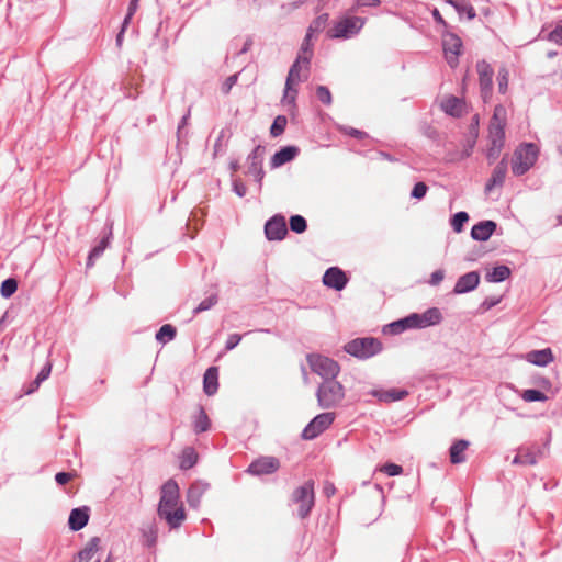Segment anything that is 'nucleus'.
<instances>
[{"label":"nucleus","mask_w":562,"mask_h":562,"mask_svg":"<svg viewBox=\"0 0 562 562\" xmlns=\"http://www.w3.org/2000/svg\"><path fill=\"white\" fill-rule=\"evenodd\" d=\"M443 278H445L443 270H441V269L436 270L430 276L429 284L432 286H436L443 280Z\"/></svg>","instance_id":"53"},{"label":"nucleus","mask_w":562,"mask_h":562,"mask_svg":"<svg viewBox=\"0 0 562 562\" xmlns=\"http://www.w3.org/2000/svg\"><path fill=\"white\" fill-rule=\"evenodd\" d=\"M510 276V269L507 266H497L486 274L490 282H502Z\"/></svg>","instance_id":"33"},{"label":"nucleus","mask_w":562,"mask_h":562,"mask_svg":"<svg viewBox=\"0 0 562 562\" xmlns=\"http://www.w3.org/2000/svg\"><path fill=\"white\" fill-rule=\"evenodd\" d=\"M379 4L380 0H358L360 7H378Z\"/></svg>","instance_id":"58"},{"label":"nucleus","mask_w":562,"mask_h":562,"mask_svg":"<svg viewBox=\"0 0 562 562\" xmlns=\"http://www.w3.org/2000/svg\"><path fill=\"white\" fill-rule=\"evenodd\" d=\"M133 15H134L133 13H130V12L127 11V14H126V16L124 18V21H123V23H122V27H121V29H122V31H126V29H127V26H128V24H130V22H131V20H132V18H133Z\"/></svg>","instance_id":"61"},{"label":"nucleus","mask_w":562,"mask_h":562,"mask_svg":"<svg viewBox=\"0 0 562 562\" xmlns=\"http://www.w3.org/2000/svg\"><path fill=\"white\" fill-rule=\"evenodd\" d=\"M71 479V474L67 472H59L56 474L55 480L59 485L68 483Z\"/></svg>","instance_id":"56"},{"label":"nucleus","mask_w":562,"mask_h":562,"mask_svg":"<svg viewBox=\"0 0 562 562\" xmlns=\"http://www.w3.org/2000/svg\"><path fill=\"white\" fill-rule=\"evenodd\" d=\"M469 447L467 440H458L450 448V461L453 464L462 463L465 461V450Z\"/></svg>","instance_id":"28"},{"label":"nucleus","mask_w":562,"mask_h":562,"mask_svg":"<svg viewBox=\"0 0 562 562\" xmlns=\"http://www.w3.org/2000/svg\"><path fill=\"white\" fill-rule=\"evenodd\" d=\"M292 502L297 505V515L301 518L308 516L315 502L314 482L307 481L292 494Z\"/></svg>","instance_id":"9"},{"label":"nucleus","mask_w":562,"mask_h":562,"mask_svg":"<svg viewBox=\"0 0 562 562\" xmlns=\"http://www.w3.org/2000/svg\"><path fill=\"white\" fill-rule=\"evenodd\" d=\"M381 350V344L374 338H357L345 346V351L357 358H369Z\"/></svg>","instance_id":"10"},{"label":"nucleus","mask_w":562,"mask_h":562,"mask_svg":"<svg viewBox=\"0 0 562 562\" xmlns=\"http://www.w3.org/2000/svg\"><path fill=\"white\" fill-rule=\"evenodd\" d=\"M442 110L452 116H460L463 110V103L456 97H449L441 103Z\"/></svg>","instance_id":"29"},{"label":"nucleus","mask_w":562,"mask_h":562,"mask_svg":"<svg viewBox=\"0 0 562 562\" xmlns=\"http://www.w3.org/2000/svg\"><path fill=\"white\" fill-rule=\"evenodd\" d=\"M89 520L88 508H75L70 512L68 524L74 531L82 529Z\"/></svg>","instance_id":"24"},{"label":"nucleus","mask_w":562,"mask_h":562,"mask_svg":"<svg viewBox=\"0 0 562 562\" xmlns=\"http://www.w3.org/2000/svg\"><path fill=\"white\" fill-rule=\"evenodd\" d=\"M265 233L269 240H281L288 233L285 220L282 216H273L265 225Z\"/></svg>","instance_id":"16"},{"label":"nucleus","mask_w":562,"mask_h":562,"mask_svg":"<svg viewBox=\"0 0 562 562\" xmlns=\"http://www.w3.org/2000/svg\"><path fill=\"white\" fill-rule=\"evenodd\" d=\"M189 117H190V112H188L186 115L182 116V119L178 125V135L179 136H180L182 128H184L187 126Z\"/></svg>","instance_id":"59"},{"label":"nucleus","mask_w":562,"mask_h":562,"mask_svg":"<svg viewBox=\"0 0 562 562\" xmlns=\"http://www.w3.org/2000/svg\"><path fill=\"white\" fill-rule=\"evenodd\" d=\"M432 15L438 23L445 24V20L437 9L434 10Z\"/></svg>","instance_id":"62"},{"label":"nucleus","mask_w":562,"mask_h":562,"mask_svg":"<svg viewBox=\"0 0 562 562\" xmlns=\"http://www.w3.org/2000/svg\"><path fill=\"white\" fill-rule=\"evenodd\" d=\"M336 418L335 413L326 412L315 416L302 431V438L312 440L324 432L334 423Z\"/></svg>","instance_id":"11"},{"label":"nucleus","mask_w":562,"mask_h":562,"mask_svg":"<svg viewBox=\"0 0 562 562\" xmlns=\"http://www.w3.org/2000/svg\"><path fill=\"white\" fill-rule=\"evenodd\" d=\"M496 229V223L493 221H482L475 224L471 229V236L475 240L485 241Z\"/></svg>","instance_id":"20"},{"label":"nucleus","mask_w":562,"mask_h":562,"mask_svg":"<svg viewBox=\"0 0 562 562\" xmlns=\"http://www.w3.org/2000/svg\"><path fill=\"white\" fill-rule=\"evenodd\" d=\"M539 148L532 143L521 144L514 151L512 171L515 176L525 175L536 164Z\"/></svg>","instance_id":"6"},{"label":"nucleus","mask_w":562,"mask_h":562,"mask_svg":"<svg viewBox=\"0 0 562 562\" xmlns=\"http://www.w3.org/2000/svg\"><path fill=\"white\" fill-rule=\"evenodd\" d=\"M233 189L234 192L240 198H243L247 192L246 186L240 180H234Z\"/></svg>","instance_id":"55"},{"label":"nucleus","mask_w":562,"mask_h":562,"mask_svg":"<svg viewBox=\"0 0 562 562\" xmlns=\"http://www.w3.org/2000/svg\"><path fill=\"white\" fill-rule=\"evenodd\" d=\"M480 282V276L475 271L468 272L461 276L453 289L456 294H462L474 290Z\"/></svg>","instance_id":"18"},{"label":"nucleus","mask_w":562,"mask_h":562,"mask_svg":"<svg viewBox=\"0 0 562 562\" xmlns=\"http://www.w3.org/2000/svg\"><path fill=\"white\" fill-rule=\"evenodd\" d=\"M541 456L540 449L531 448H519L518 454L513 459L512 463L515 465H535L538 462V458Z\"/></svg>","instance_id":"21"},{"label":"nucleus","mask_w":562,"mask_h":562,"mask_svg":"<svg viewBox=\"0 0 562 562\" xmlns=\"http://www.w3.org/2000/svg\"><path fill=\"white\" fill-rule=\"evenodd\" d=\"M286 123H288V120L285 116H283V115L277 116L270 127L271 136L277 137V136L281 135L285 130Z\"/></svg>","instance_id":"39"},{"label":"nucleus","mask_w":562,"mask_h":562,"mask_svg":"<svg viewBox=\"0 0 562 562\" xmlns=\"http://www.w3.org/2000/svg\"><path fill=\"white\" fill-rule=\"evenodd\" d=\"M217 302V297L216 295H211L206 299H204L195 308H194V313L198 314V313H201V312H204V311H207L210 310L212 306H214Z\"/></svg>","instance_id":"47"},{"label":"nucleus","mask_w":562,"mask_h":562,"mask_svg":"<svg viewBox=\"0 0 562 562\" xmlns=\"http://www.w3.org/2000/svg\"><path fill=\"white\" fill-rule=\"evenodd\" d=\"M442 316L437 307H431L422 314L413 313L402 319L393 322L389 325L390 333L397 335L409 328H426L437 325L441 322Z\"/></svg>","instance_id":"3"},{"label":"nucleus","mask_w":562,"mask_h":562,"mask_svg":"<svg viewBox=\"0 0 562 562\" xmlns=\"http://www.w3.org/2000/svg\"><path fill=\"white\" fill-rule=\"evenodd\" d=\"M366 20L360 16H344L336 21L327 35L330 38L346 40L357 35L363 27Z\"/></svg>","instance_id":"7"},{"label":"nucleus","mask_w":562,"mask_h":562,"mask_svg":"<svg viewBox=\"0 0 562 562\" xmlns=\"http://www.w3.org/2000/svg\"><path fill=\"white\" fill-rule=\"evenodd\" d=\"M124 32H125V31H122V30H121V31L119 32L117 36H116V45H117L119 47H121V46H122Z\"/></svg>","instance_id":"63"},{"label":"nucleus","mask_w":562,"mask_h":562,"mask_svg":"<svg viewBox=\"0 0 562 562\" xmlns=\"http://www.w3.org/2000/svg\"><path fill=\"white\" fill-rule=\"evenodd\" d=\"M100 547V539L98 537L91 538L86 547L79 551L77 555L78 562H90L94 554L98 552Z\"/></svg>","instance_id":"27"},{"label":"nucleus","mask_w":562,"mask_h":562,"mask_svg":"<svg viewBox=\"0 0 562 562\" xmlns=\"http://www.w3.org/2000/svg\"><path fill=\"white\" fill-rule=\"evenodd\" d=\"M345 396V387L336 380V378L323 381L316 391L317 403L322 409L336 408L340 406Z\"/></svg>","instance_id":"4"},{"label":"nucleus","mask_w":562,"mask_h":562,"mask_svg":"<svg viewBox=\"0 0 562 562\" xmlns=\"http://www.w3.org/2000/svg\"><path fill=\"white\" fill-rule=\"evenodd\" d=\"M238 80V74L229 76L222 86V92L228 94Z\"/></svg>","instance_id":"52"},{"label":"nucleus","mask_w":562,"mask_h":562,"mask_svg":"<svg viewBox=\"0 0 562 562\" xmlns=\"http://www.w3.org/2000/svg\"><path fill=\"white\" fill-rule=\"evenodd\" d=\"M335 488L333 485H326L324 488V492L327 494V496L331 495L334 493Z\"/></svg>","instance_id":"64"},{"label":"nucleus","mask_w":562,"mask_h":562,"mask_svg":"<svg viewBox=\"0 0 562 562\" xmlns=\"http://www.w3.org/2000/svg\"><path fill=\"white\" fill-rule=\"evenodd\" d=\"M50 371H52V366L50 363H47L41 371L40 373L37 374L36 379L34 380L33 382V386L31 390H29L27 393H31L33 391H35L42 382H44L46 379H48L49 374H50Z\"/></svg>","instance_id":"45"},{"label":"nucleus","mask_w":562,"mask_h":562,"mask_svg":"<svg viewBox=\"0 0 562 562\" xmlns=\"http://www.w3.org/2000/svg\"><path fill=\"white\" fill-rule=\"evenodd\" d=\"M507 124V111L505 106L498 104L494 109L493 116L488 126V142L490 146L486 150V157L490 164L495 161L505 143V126Z\"/></svg>","instance_id":"2"},{"label":"nucleus","mask_w":562,"mask_h":562,"mask_svg":"<svg viewBox=\"0 0 562 562\" xmlns=\"http://www.w3.org/2000/svg\"><path fill=\"white\" fill-rule=\"evenodd\" d=\"M312 35L307 34L305 35L303 42H302V45H301V48H300V53L297 56H306L307 59H308V63H311V58L313 56V43H312Z\"/></svg>","instance_id":"41"},{"label":"nucleus","mask_w":562,"mask_h":562,"mask_svg":"<svg viewBox=\"0 0 562 562\" xmlns=\"http://www.w3.org/2000/svg\"><path fill=\"white\" fill-rule=\"evenodd\" d=\"M177 330L170 324H165L156 334V340L160 344H166L176 337Z\"/></svg>","instance_id":"34"},{"label":"nucleus","mask_w":562,"mask_h":562,"mask_svg":"<svg viewBox=\"0 0 562 562\" xmlns=\"http://www.w3.org/2000/svg\"><path fill=\"white\" fill-rule=\"evenodd\" d=\"M158 516L165 519L172 529L179 528L186 519V510L180 501L179 486L172 479L161 486Z\"/></svg>","instance_id":"1"},{"label":"nucleus","mask_w":562,"mask_h":562,"mask_svg":"<svg viewBox=\"0 0 562 562\" xmlns=\"http://www.w3.org/2000/svg\"><path fill=\"white\" fill-rule=\"evenodd\" d=\"M342 131L348 134V135H351L353 137H357V138H361L364 133L359 131V130H356V128H352V127H345L342 128Z\"/></svg>","instance_id":"57"},{"label":"nucleus","mask_w":562,"mask_h":562,"mask_svg":"<svg viewBox=\"0 0 562 562\" xmlns=\"http://www.w3.org/2000/svg\"><path fill=\"white\" fill-rule=\"evenodd\" d=\"M108 238H103L99 245H97L89 254V257H88V262H87V266L90 267L93 265V260L95 258H99L102 252L104 251V249L108 247Z\"/></svg>","instance_id":"43"},{"label":"nucleus","mask_w":562,"mask_h":562,"mask_svg":"<svg viewBox=\"0 0 562 562\" xmlns=\"http://www.w3.org/2000/svg\"><path fill=\"white\" fill-rule=\"evenodd\" d=\"M280 469V461L278 458L272 456H263L254 460L247 472L251 475H268L277 472Z\"/></svg>","instance_id":"14"},{"label":"nucleus","mask_w":562,"mask_h":562,"mask_svg":"<svg viewBox=\"0 0 562 562\" xmlns=\"http://www.w3.org/2000/svg\"><path fill=\"white\" fill-rule=\"evenodd\" d=\"M306 359L311 370L319 375L323 381L327 379H335L339 374V364L326 356L311 353L307 355Z\"/></svg>","instance_id":"8"},{"label":"nucleus","mask_w":562,"mask_h":562,"mask_svg":"<svg viewBox=\"0 0 562 562\" xmlns=\"http://www.w3.org/2000/svg\"><path fill=\"white\" fill-rule=\"evenodd\" d=\"M507 172V162L502 159L494 168L491 178L485 184V192H491L495 187H502Z\"/></svg>","instance_id":"19"},{"label":"nucleus","mask_w":562,"mask_h":562,"mask_svg":"<svg viewBox=\"0 0 562 562\" xmlns=\"http://www.w3.org/2000/svg\"><path fill=\"white\" fill-rule=\"evenodd\" d=\"M428 187L424 182H417L412 192L411 196L414 199H423L427 193Z\"/></svg>","instance_id":"49"},{"label":"nucleus","mask_w":562,"mask_h":562,"mask_svg":"<svg viewBox=\"0 0 562 562\" xmlns=\"http://www.w3.org/2000/svg\"><path fill=\"white\" fill-rule=\"evenodd\" d=\"M241 340V336L238 334H232L228 336L226 340V350L234 349Z\"/></svg>","instance_id":"54"},{"label":"nucleus","mask_w":562,"mask_h":562,"mask_svg":"<svg viewBox=\"0 0 562 562\" xmlns=\"http://www.w3.org/2000/svg\"><path fill=\"white\" fill-rule=\"evenodd\" d=\"M209 484L205 482H195L193 483L187 495V499L190 506L198 507L202 495L207 491Z\"/></svg>","instance_id":"25"},{"label":"nucleus","mask_w":562,"mask_h":562,"mask_svg":"<svg viewBox=\"0 0 562 562\" xmlns=\"http://www.w3.org/2000/svg\"><path fill=\"white\" fill-rule=\"evenodd\" d=\"M508 77V70L505 67L501 68L497 76L498 91L501 93H505L507 91Z\"/></svg>","instance_id":"46"},{"label":"nucleus","mask_w":562,"mask_h":562,"mask_svg":"<svg viewBox=\"0 0 562 562\" xmlns=\"http://www.w3.org/2000/svg\"><path fill=\"white\" fill-rule=\"evenodd\" d=\"M198 461V454L192 448H186L180 459V468L183 470L191 469Z\"/></svg>","instance_id":"35"},{"label":"nucleus","mask_w":562,"mask_h":562,"mask_svg":"<svg viewBox=\"0 0 562 562\" xmlns=\"http://www.w3.org/2000/svg\"><path fill=\"white\" fill-rule=\"evenodd\" d=\"M549 41L562 45V22L559 23L549 34Z\"/></svg>","instance_id":"51"},{"label":"nucleus","mask_w":562,"mask_h":562,"mask_svg":"<svg viewBox=\"0 0 562 562\" xmlns=\"http://www.w3.org/2000/svg\"><path fill=\"white\" fill-rule=\"evenodd\" d=\"M468 213L463 211L456 213L451 220V226L454 229V232L460 233L463 229V225L465 222H468Z\"/></svg>","instance_id":"44"},{"label":"nucleus","mask_w":562,"mask_h":562,"mask_svg":"<svg viewBox=\"0 0 562 562\" xmlns=\"http://www.w3.org/2000/svg\"><path fill=\"white\" fill-rule=\"evenodd\" d=\"M442 48L447 63L450 67H457L459 63V56L462 52V41L461 38L451 32H446L442 34Z\"/></svg>","instance_id":"12"},{"label":"nucleus","mask_w":562,"mask_h":562,"mask_svg":"<svg viewBox=\"0 0 562 562\" xmlns=\"http://www.w3.org/2000/svg\"><path fill=\"white\" fill-rule=\"evenodd\" d=\"M316 95L319 99V101H322L324 104H331V94L327 87L318 86L316 88Z\"/></svg>","instance_id":"48"},{"label":"nucleus","mask_w":562,"mask_h":562,"mask_svg":"<svg viewBox=\"0 0 562 562\" xmlns=\"http://www.w3.org/2000/svg\"><path fill=\"white\" fill-rule=\"evenodd\" d=\"M210 428V419L205 412L201 408L199 412V415L194 422V431L195 432H203L206 431Z\"/></svg>","instance_id":"38"},{"label":"nucleus","mask_w":562,"mask_h":562,"mask_svg":"<svg viewBox=\"0 0 562 562\" xmlns=\"http://www.w3.org/2000/svg\"><path fill=\"white\" fill-rule=\"evenodd\" d=\"M218 372L215 367L209 368L204 373L203 387L207 395H213L217 392L218 387Z\"/></svg>","instance_id":"26"},{"label":"nucleus","mask_w":562,"mask_h":562,"mask_svg":"<svg viewBox=\"0 0 562 562\" xmlns=\"http://www.w3.org/2000/svg\"><path fill=\"white\" fill-rule=\"evenodd\" d=\"M265 157V147L258 145L254 148L251 154L248 156V170L247 173L252 176L257 182L261 183L265 171L262 169V161Z\"/></svg>","instance_id":"15"},{"label":"nucleus","mask_w":562,"mask_h":562,"mask_svg":"<svg viewBox=\"0 0 562 562\" xmlns=\"http://www.w3.org/2000/svg\"><path fill=\"white\" fill-rule=\"evenodd\" d=\"M347 277L342 270L337 267H331L324 273L323 282L326 286L337 291L342 290L347 284Z\"/></svg>","instance_id":"17"},{"label":"nucleus","mask_w":562,"mask_h":562,"mask_svg":"<svg viewBox=\"0 0 562 562\" xmlns=\"http://www.w3.org/2000/svg\"><path fill=\"white\" fill-rule=\"evenodd\" d=\"M525 359L538 367H546L553 361V353L550 348L531 350L525 355Z\"/></svg>","instance_id":"23"},{"label":"nucleus","mask_w":562,"mask_h":562,"mask_svg":"<svg viewBox=\"0 0 562 562\" xmlns=\"http://www.w3.org/2000/svg\"><path fill=\"white\" fill-rule=\"evenodd\" d=\"M157 527L154 524H149L142 528V541L146 547H154L157 541Z\"/></svg>","instance_id":"32"},{"label":"nucleus","mask_w":562,"mask_h":562,"mask_svg":"<svg viewBox=\"0 0 562 562\" xmlns=\"http://www.w3.org/2000/svg\"><path fill=\"white\" fill-rule=\"evenodd\" d=\"M310 63L306 56H297L293 65L291 66L283 95V102L293 104L297 94L295 86L302 81H305L308 77Z\"/></svg>","instance_id":"5"},{"label":"nucleus","mask_w":562,"mask_h":562,"mask_svg":"<svg viewBox=\"0 0 562 562\" xmlns=\"http://www.w3.org/2000/svg\"><path fill=\"white\" fill-rule=\"evenodd\" d=\"M18 289V282L10 278L1 283L0 293L3 297L8 299L15 293Z\"/></svg>","instance_id":"40"},{"label":"nucleus","mask_w":562,"mask_h":562,"mask_svg":"<svg viewBox=\"0 0 562 562\" xmlns=\"http://www.w3.org/2000/svg\"><path fill=\"white\" fill-rule=\"evenodd\" d=\"M476 71L479 74L481 95L484 102H487L492 95L493 88V68L485 60H480L476 64Z\"/></svg>","instance_id":"13"},{"label":"nucleus","mask_w":562,"mask_h":562,"mask_svg":"<svg viewBox=\"0 0 562 562\" xmlns=\"http://www.w3.org/2000/svg\"><path fill=\"white\" fill-rule=\"evenodd\" d=\"M521 398L525 402H544L547 400V395L539 390H525L521 394Z\"/></svg>","instance_id":"37"},{"label":"nucleus","mask_w":562,"mask_h":562,"mask_svg":"<svg viewBox=\"0 0 562 562\" xmlns=\"http://www.w3.org/2000/svg\"><path fill=\"white\" fill-rule=\"evenodd\" d=\"M372 395L383 402H394L403 400L407 392L404 390H391V391H373Z\"/></svg>","instance_id":"30"},{"label":"nucleus","mask_w":562,"mask_h":562,"mask_svg":"<svg viewBox=\"0 0 562 562\" xmlns=\"http://www.w3.org/2000/svg\"><path fill=\"white\" fill-rule=\"evenodd\" d=\"M328 21V14L324 13L318 16H316L307 27L306 33L310 35H314L315 33H319L325 27L326 23Z\"/></svg>","instance_id":"36"},{"label":"nucleus","mask_w":562,"mask_h":562,"mask_svg":"<svg viewBox=\"0 0 562 562\" xmlns=\"http://www.w3.org/2000/svg\"><path fill=\"white\" fill-rule=\"evenodd\" d=\"M138 1L139 0H131L130 1L128 9H127V11L130 13L135 14V12L137 11V8H138Z\"/></svg>","instance_id":"60"},{"label":"nucleus","mask_w":562,"mask_h":562,"mask_svg":"<svg viewBox=\"0 0 562 562\" xmlns=\"http://www.w3.org/2000/svg\"><path fill=\"white\" fill-rule=\"evenodd\" d=\"M447 2L452 5L459 14H465L469 20L474 19L476 15L474 8L465 0H447Z\"/></svg>","instance_id":"31"},{"label":"nucleus","mask_w":562,"mask_h":562,"mask_svg":"<svg viewBox=\"0 0 562 562\" xmlns=\"http://www.w3.org/2000/svg\"><path fill=\"white\" fill-rule=\"evenodd\" d=\"M381 471L386 473L389 476L400 475L403 472L401 465L395 463H386L381 468Z\"/></svg>","instance_id":"50"},{"label":"nucleus","mask_w":562,"mask_h":562,"mask_svg":"<svg viewBox=\"0 0 562 562\" xmlns=\"http://www.w3.org/2000/svg\"><path fill=\"white\" fill-rule=\"evenodd\" d=\"M299 154V148L295 146H286L277 151L270 160L271 168H279L282 165L293 160Z\"/></svg>","instance_id":"22"},{"label":"nucleus","mask_w":562,"mask_h":562,"mask_svg":"<svg viewBox=\"0 0 562 562\" xmlns=\"http://www.w3.org/2000/svg\"><path fill=\"white\" fill-rule=\"evenodd\" d=\"M306 227H307V224H306V221L303 216L301 215H293L291 216L290 218V228L297 233V234H301L303 232L306 231Z\"/></svg>","instance_id":"42"}]
</instances>
